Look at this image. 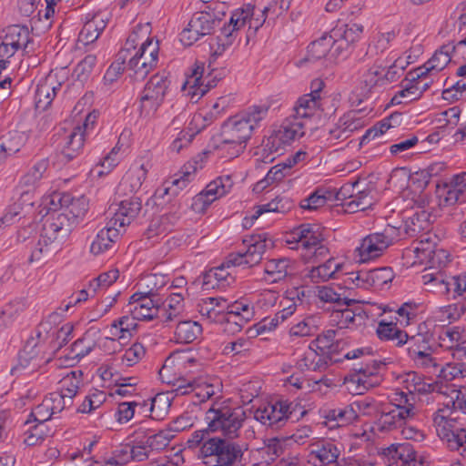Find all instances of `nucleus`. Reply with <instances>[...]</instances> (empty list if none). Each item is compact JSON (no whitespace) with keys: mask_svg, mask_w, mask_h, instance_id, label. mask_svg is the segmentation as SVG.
<instances>
[{"mask_svg":"<svg viewBox=\"0 0 466 466\" xmlns=\"http://www.w3.org/2000/svg\"><path fill=\"white\" fill-rule=\"evenodd\" d=\"M147 175V168L144 164H134L126 172L117 187L116 193L119 196H132L119 202L118 208L104 228L107 232L111 230L118 232L121 228L125 229L137 217L142 204L141 199L134 194L140 189Z\"/></svg>","mask_w":466,"mask_h":466,"instance_id":"f257e3e1","label":"nucleus"},{"mask_svg":"<svg viewBox=\"0 0 466 466\" xmlns=\"http://www.w3.org/2000/svg\"><path fill=\"white\" fill-rule=\"evenodd\" d=\"M243 243L248 247L245 252L230 253L220 266L212 268L219 287L228 286L235 281L232 272L228 271L229 268H248L261 261L266 251V238H261V235H248V238L243 239Z\"/></svg>","mask_w":466,"mask_h":466,"instance_id":"f03ea898","label":"nucleus"},{"mask_svg":"<svg viewBox=\"0 0 466 466\" xmlns=\"http://www.w3.org/2000/svg\"><path fill=\"white\" fill-rule=\"evenodd\" d=\"M254 5H247L245 7L237 9L231 15L228 24H224L216 37V47L212 46L213 53L211 57L214 59L218 57L231 46L237 37L238 31L246 24H248V28L249 30L252 29L253 33H256L262 26L266 20V13L268 11V7H265L258 17L254 16Z\"/></svg>","mask_w":466,"mask_h":466,"instance_id":"7ed1b4c3","label":"nucleus"},{"mask_svg":"<svg viewBox=\"0 0 466 466\" xmlns=\"http://www.w3.org/2000/svg\"><path fill=\"white\" fill-rule=\"evenodd\" d=\"M268 106H253L246 110L228 117L221 126L219 138L226 141H236L245 144L250 139L252 133L268 115Z\"/></svg>","mask_w":466,"mask_h":466,"instance_id":"20e7f679","label":"nucleus"},{"mask_svg":"<svg viewBox=\"0 0 466 466\" xmlns=\"http://www.w3.org/2000/svg\"><path fill=\"white\" fill-rule=\"evenodd\" d=\"M200 454L208 466H246L241 446L221 437L208 438L200 446Z\"/></svg>","mask_w":466,"mask_h":466,"instance_id":"39448f33","label":"nucleus"},{"mask_svg":"<svg viewBox=\"0 0 466 466\" xmlns=\"http://www.w3.org/2000/svg\"><path fill=\"white\" fill-rule=\"evenodd\" d=\"M207 9L195 13L189 20L187 26L180 33V41L185 46H191L200 37L211 35L225 16L224 5L214 3Z\"/></svg>","mask_w":466,"mask_h":466,"instance_id":"423d86ee","label":"nucleus"},{"mask_svg":"<svg viewBox=\"0 0 466 466\" xmlns=\"http://www.w3.org/2000/svg\"><path fill=\"white\" fill-rule=\"evenodd\" d=\"M208 430L212 432L221 431L228 439H234L238 436V431L245 420V412L240 408L228 406H212L205 417Z\"/></svg>","mask_w":466,"mask_h":466,"instance_id":"0eeeda50","label":"nucleus"},{"mask_svg":"<svg viewBox=\"0 0 466 466\" xmlns=\"http://www.w3.org/2000/svg\"><path fill=\"white\" fill-rule=\"evenodd\" d=\"M297 412H299L301 416L306 413L299 403L281 399L274 403H268L263 408H258L255 411L254 417L258 421L272 430H279L289 419H298Z\"/></svg>","mask_w":466,"mask_h":466,"instance_id":"6e6552de","label":"nucleus"},{"mask_svg":"<svg viewBox=\"0 0 466 466\" xmlns=\"http://www.w3.org/2000/svg\"><path fill=\"white\" fill-rule=\"evenodd\" d=\"M384 363L375 360L360 364L345 377L344 384L353 394L361 395L380 384V370Z\"/></svg>","mask_w":466,"mask_h":466,"instance_id":"1a4fd4ad","label":"nucleus"},{"mask_svg":"<svg viewBox=\"0 0 466 466\" xmlns=\"http://www.w3.org/2000/svg\"><path fill=\"white\" fill-rule=\"evenodd\" d=\"M289 236L290 238L284 239L286 246L289 249L299 252L301 258L306 263L325 258L329 253L324 239L316 235H298L297 238L293 235Z\"/></svg>","mask_w":466,"mask_h":466,"instance_id":"9d476101","label":"nucleus"},{"mask_svg":"<svg viewBox=\"0 0 466 466\" xmlns=\"http://www.w3.org/2000/svg\"><path fill=\"white\" fill-rule=\"evenodd\" d=\"M158 58V43L147 38L141 42L140 47L128 59V68L137 78L144 79L157 65Z\"/></svg>","mask_w":466,"mask_h":466,"instance_id":"9b49d317","label":"nucleus"},{"mask_svg":"<svg viewBox=\"0 0 466 466\" xmlns=\"http://www.w3.org/2000/svg\"><path fill=\"white\" fill-rule=\"evenodd\" d=\"M381 455L389 466H427L424 457L417 458L416 451L410 442L394 443L382 449Z\"/></svg>","mask_w":466,"mask_h":466,"instance_id":"f8f14e48","label":"nucleus"},{"mask_svg":"<svg viewBox=\"0 0 466 466\" xmlns=\"http://www.w3.org/2000/svg\"><path fill=\"white\" fill-rule=\"evenodd\" d=\"M232 186L233 180L230 176L216 178L193 198L191 208L197 213H204L216 199L228 193Z\"/></svg>","mask_w":466,"mask_h":466,"instance_id":"ddd939ff","label":"nucleus"},{"mask_svg":"<svg viewBox=\"0 0 466 466\" xmlns=\"http://www.w3.org/2000/svg\"><path fill=\"white\" fill-rule=\"evenodd\" d=\"M347 275L348 280L361 289H389V284L394 279V273L389 267L377 268L369 271L350 272Z\"/></svg>","mask_w":466,"mask_h":466,"instance_id":"4468645a","label":"nucleus"},{"mask_svg":"<svg viewBox=\"0 0 466 466\" xmlns=\"http://www.w3.org/2000/svg\"><path fill=\"white\" fill-rule=\"evenodd\" d=\"M324 87V82L320 79H314L311 82V91L301 96L296 102L291 115L302 121L311 118L321 106L320 91Z\"/></svg>","mask_w":466,"mask_h":466,"instance_id":"2eb2a0df","label":"nucleus"},{"mask_svg":"<svg viewBox=\"0 0 466 466\" xmlns=\"http://www.w3.org/2000/svg\"><path fill=\"white\" fill-rule=\"evenodd\" d=\"M391 242L386 235H366L354 249V260L361 264L375 259L382 255Z\"/></svg>","mask_w":466,"mask_h":466,"instance_id":"dca6fc26","label":"nucleus"},{"mask_svg":"<svg viewBox=\"0 0 466 466\" xmlns=\"http://www.w3.org/2000/svg\"><path fill=\"white\" fill-rule=\"evenodd\" d=\"M305 135V122L296 118L293 116L286 118L280 128L268 138V143H271V151L278 152L281 144H289L295 139L300 138Z\"/></svg>","mask_w":466,"mask_h":466,"instance_id":"f3484780","label":"nucleus"},{"mask_svg":"<svg viewBox=\"0 0 466 466\" xmlns=\"http://www.w3.org/2000/svg\"><path fill=\"white\" fill-rule=\"evenodd\" d=\"M203 71L204 68L198 66L182 86V91L194 103H197L207 92L217 86L216 77L208 79L207 83L202 81Z\"/></svg>","mask_w":466,"mask_h":466,"instance_id":"a211bd4d","label":"nucleus"},{"mask_svg":"<svg viewBox=\"0 0 466 466\" xmlns=\"http://www.w3.org/2000/svg\"><path fill=\"white\" fill-rule=\"evenodd\" d=\"M411 418V408H391L384 406L377 420L376 425L380 431H389L406 423L408 419Z\"/></svg>","mask_w":466,"mask_h":466,"instance_id":"6ab92c4d","label":"nucleus"},{"mask_svg":"<svg viewBox=\"0 0 466 466\" xmlns=\"http://www.w3.org/2000/svg\"><path fill=\"white\" fill-rule=\"evenodd\" d=\"M466 191V172L453 177L450 184H439V207L454 206Z\"/></svg>","mask_w":466,"mask_h":466,"instance_id":"aec40b11","label":"nucleus"},{"mask_svg":"<svg viewBox=\"0 0 466 466\" xmlns=\"http://www.w3.org/2000/svg\"><path fill=\"white\" fill-rule=\"evenodd\" d=\"M107 22V15L101 12L92 15L91 17L90 14L86 15L84 26L78 35V41L84 45L94 43L106 28Z\"/></svg>","mask_w":466,"mask_h":466,"instance_id":"412c9836","label":"nucleus"},{"mask_svg":"<svg viewBox=\"0 0 466 466\" xmlns=\"http://www.w3.org/2000/svg\"><path fill=\"white\" fill-rule=\"evenodd\" d=\"M355 112H350L341 116L335 126L329 130L327 140L330 142L344 141L351 134L362 127L360 118L355 117Z\"/></svg>","mask_w":466,"mask_h":466,"instance_id":"4be33fe9","label":"nucleus"},{"mask_svg":"<svg viewBox=\"0 0 466 466\" xmlns=\"http://www.w3.org/2000/svg\"><path fill=\"white\" fill-rule=\"evenodd\" d=\"M324 424L330 428H339L349 425L358 418V411L353 405H347L334 409H326L322 411Z\"/></svg>","mask_w":466,"mask_h":466,"instance_id":"5701e85b","label":"nucleus"},{"mask_svg":"<svg viewBox=\"0 0 466 466\" xmlns=\"http://www.w3.org/2000/svg\"><path fill=\"white\" fill-rule=\"evenodd\" d=\"M48 168V158H41L27 169L19 180V186L27 188L25 192L21 193V198L28 197L30 189H34L39 185L40 181L46 177Z\"/></svg>","mask_w":466,"mask_h":466,"instance_id":"b1692460","label":"nucleus"},{"mask_svg":"<svg viewBox=\"0 0 466 466\" xmlns=\"http://www.w3.org/2000/svg\"><path fill=\"white\" fill-rule=\"evenodd\" d=\"M331 317L339 329L349 328L350 324L360 325L368 318L360 307L350 309L349 306L336 307Z\"/></svg>","mask_w":466,"mask_h":466,"instance_id":"393cba45","label":"nucleus"},{"mask_svg":"<svg viewBox=\"0 0 466 466\" xmlns=\"http://www.w3.org/2000/svg\"><path fill=\"white\" fill-rule=\"evenodd\" d=\"M197 307L200 315L210 322L219 323L224 319L226 299L222 297L201 299Z\"/></svg>","mask_w":466,"mask_h":466,"instance_id":"a878e982","label":"nucleus"},{"mask_svg":"<svg viewBox=\"0 0 466 466\" xmlns=\"http://www.w3.org/2000/svg\"><path fill=\"white\" fill-rule=\"evenodd\" d=\"M137 320L139 319L129 313L115 319L109 327V333L113 337L112 339L126 340L130 339L138 328Z\"/></svg>","mask_w":466,"mask_h":466,"instance_id":"bb28decb","label":"nucleus"},{"mask_svg":"<svg viewBox=\"0 0 466 466\" xmlns=\"http://www.w3.org/2000/svg\"><path fill=\"white\" fill-rule=\"evenodd\" d=\"M339 454L340 451L333 442L324 441L315 445L309 457L315 464L316 461H319L320 465L334 466L336 463H341V461H338Z\"/></svg>","mask_w":466,"mask_h":466,"instance_id":"cd10ccee","label":"nucleus"},{"mask_svg":"<svg viewBox=\"0 0 466 466\" xmlns=\"http://www.w3.org/2000/svg\"><path fill=\"white\" fill-rule=\"evenodd\" d=\"M61 87L51 76L40 81L35 90V106L38 109L46 110L52 103L56 91Z\"/></svg>","mask_w":466,"mask_h":466,"instance_id":"c85d7f7f","label":"nucleus"},{"mask_svg":"<svg viewBox=\"0 0 466 466\" xmlns=\"http://www.w3.org/2000/svg\"><path fill=\"white\" fill-rule=\"evenodd\" d=\"M376 333L380 339L392 341L398 347L403 346L409 339L407 332L398 328L396 323L384 320L379 322Z\"/></svg>","mask_w":466,"mask_h":466,"instance_id":"c756f323","label":"nucleus"},{"mask_svg":"<svg viewBox=\"0 0 466 466\" xmlns=\"http://www.w3.org/2000/svg\"><path fill=\"white\" fill-rule=\"evenodd\" d=\"M202 333V326L193 320L179 321L175 329V339L178 343H191Z\"/></svg>","mask_w":466,"mask_h":466,"instance_id":"7c9ffc66","label":"nucleus"},{"mask_svg":"<svg viewBox=\"0 0 466 466\" xmlns=\"http://www.w3.org/2000/svg\"><path fill=\"white\" fill-rule=\"evenodd\" d=\"M126 313H129L140 320H150L157 317L158 305L152 299L151 295H148L145 296L144 299L138 301V304L129 307Z\"/></svg>","mask_w":466,"mask_h":466,"instance_id":"2f4dec72","label":"nucleus"},{"mask_svg":"<svg viewBox=\"0 0 466 466\" xmlns=\"http://www.w3.org/2000/svg\"><path fill=\"white\" fill-rule=\"evenodd\" d=\"M12 47V54L18 49L25 48L29 42V31L26 26L13 25L7 27L4 38Z\"/></svg>","mask_w":466,"mask_h":466,"instance_id":"473e14b6","label":"nucleus"},{"mask_svg":"<svg viewBox=\"0 0 466 466\" xmlns=\"http://www.w3.org/2000/svg\"><path fill=\"white\" fill-rule=\"evenodd\" d=\"M373 197L371 196V188L370 187L359 188L356 191L354 198L342 203V206L349 213H355L365 210L373 205Z\"/></svg>","mask_w":466,"mask_h":466,"instance_id":"72a5a7b5","label":"nucleus"},{"mask_svg":"<svg viewBox=\"0 0 466 466\" xmlns=\"http://www.w3.org/2000/svg\"><path fill=\"white\" fill-rule=\"evenodd\" d=\"M440 292L445 294L448 299L466 294V274L451 277L440 282Z\"/></svg>","mask_w":466,"mask_h":466,"instance_id":"f704fd0d","label":"nucleus"},{"mask_svg":"<svg viewBox=\"0 0 466 466\" xmlns=\"http://www.w3.org/2000/svg\"><path fill=\"white\" fill-rule=\"evenodd\" d=\"M181 427L177 423L173 428L161 430L158 432L149 435L146 441L149 451H162L164 450L176 436L177 432L181 431Z\"/></svg>","mask_w":466,"mask_h":466,"instance_id":"c9c22d12","label":"nucleus"},{"mask_svg":"<svg viewBox=\"0 0 466 466\" xmlns=\"http://www.w3.org/2000/svg\"><path fill=\"white\" fill-rule=\"evenodd\" d=\"M60 248L56 235H38V239L32 250L29 262L39 260L43 255H49Z\"/></svg>","mask_w":466,"mask_h":466,"instance_id":"e433bc0d","label":"nucleus"},{"mask_svg":"<svg viewBox=\"0 0 466 466\" xmlns=\"http://www.w3.org/2000/svg\"><path fill=\"white\" fill-rule=\"evenodd\" d=\"M85 143V131L82 127H76L63 149V156L67 161L74 159L83 148Z\"/></svg>","mask_w":466,"mask_h":466,"instance_id":"4c0bfd02","label":"nucleus"},{"mask_svg":"<svg viewBox=\"0 0 466 466\" xmlns=\"http://www.w3.org/2000/svg\"><path fill=\"white\" fill-rule=\"evenodd\" d=\"M22 205L19 202L9 206L0 218V230L19 231L18 224L24 218Z\"/></svg>","mask_w":466,"mask_h":466,"instance_id":"58836bf2","label":"nucleus"},{"mask_svg":"<svg viewBox=\"0 0 466 466\" xmlns=\"http://www.w3.org/2000/svg\"><path fill=\"white\" fill-rule=\"evenodd\" d=\"M363 26L358 24H341L337 25L329 33L331 38H340L350 46L360 38Z\"/></svg>","mask_w":466,"mask_h":466,"instance_id":"ea45409f","label":"nucleus"},{"mask_svg":"<svg viewBox=\"0 0 466 466\" xmlns=\"http://www.w3.org/2000/svg\"><path fill=\"white\" fill-rule=\"evenodd\" d=\"M169 85L170 80L165 73L156 74L150 77L143 92L146 93V97H148V96H154V97L164 101V97Z\"/></svg>","mask_w":466,"mask_h":466,"instance_id":"a19ab883","label":"nucleus"},{"mask_svg":"<svg viewBox=\"0 0 466 466\" xmlns=\"http://www.w3.org/2000/svg\"><path fill=\"white\" fill-rule=\"evenodd\" d=\"M341 268L342 265L336 263L334 258H329L325 263L313 267L309 271V278L314 282L327 281L334 279Z\"/></svg>","mask_w":466,"mask_h":466,"instance_id":"79ce46f5","label":"nucleus"},{"mask_svg":"<svg viewBox=\"0 0 466 466\" xmlns=\"http://www.w3.org/2000/svg\"><path fill=\"white\" fill-rule=\"evenodd\" d=\"M461 394H466V391L460 390L459 386L450 385L441 387L439 390V405L443 406V410L459 409Z\"/></svg>","mask_w":466,"mask_h":466,"instance_id":"37998d69","label":"nucleus"},{"mask_svg":"<svg viewBox=\"0 0 466 466\" xmlns=\"http://www.w3.org/2000/svg\"><path fill=\"white\" fill-rule=\"evenodd\" d=\"M443 434L442 441H445L448 447L451 450H457L463 447L466 451V429H451L447 427V422L442 426Z\"/></svg>","mask_w":466,"mask_h":466,"instance_id":"c03bdc74","label":"nucleus"},{"mask_svg":"<svg viewBox=\"0 0 466 466\" xmlns=\"http://www.w3.org/2000/svg\"><path fill=\"white\" fill-rule=\"evenodd\" d=\"M258 458L260 459L259 464L269 465L282 452V447L279 441L276 438L270 439L268 444L257 450Z\"/></svg>","mask_w":466,"mask_h":466,"instance_id":"a18cd8bd","label":"nucleus"},{"mask_svg":"<svg viewBox=\"0 0 466 466\" xmlns=\"http://www.w3.org/2000/svg\"><path fill=\"white\" fill-rule=\"evenodd\" d=\"M82 376L83 372L81 370H73L68 373L61 380V388L59 391L64 393L66 398L73 400L82 383Z\"/></svg>","mask_w":466,"mask_h":466,"instance_id":"49530a36","label":"nucleus"},{"mask_svg":"<svg viewBox=\"0 0 466 466\" xmlns=\"http://www.w3.org/2000/svg\"><path fill=\"white\" fill-rule=\"evenodd\" d=\"M96 347V341L89 332H86L83 337L76 339L70 348L69 354L72 360H80L86 356Z\"/></svg>","mask_w":466,"mask_h":466,"instance_id":"de8ad7c7","label":"nucleus"},{"mask_svg":"<svg viewBox=\"0 0 466 466\" xmlns=\"http://www.w3.org/2000/svg\"><path fill=\"white\" fill-rule=\"evenodd\" d=\"M334 41L331 35H323L308 46V55L312 60H319L325 57L333 46Z\"/></svg>","mask_w":466,"mask_h":466,"instance_id":"09e8293b","label":"nucleus"},{"mask_svg":"<svg viewBox=\"0 0 466 466\" xmlns=\"http://www.w3.org/2000/svg\"><path fill=\"white\" fill-rule=\"evenodd\" d=\"M289 260L287 258L270 259L265 263L264 271L271 277L272 282L283 279L288 274Z\"/></svg>","mask_w":466,"mask_h":466,"instance_id":"8fccbe9b","label":"nucleus"},{"mask_svg":"<svg viewBox=\"0 0 466 466\" xmlns=\"http://www.w3.org/2000/svg\"><path fill=\"white\" fill-rule=\"evenodd\" d=\"M437 244L432 242L430 238H421L418 246L414 248V253L419 264L432 263L435 260Z\"/></svg>","mask_w":466,"mask_h":466,"instance_id":"3c124183","label":"nucleus"},{"mask_svg":"<svg viewBox=\"0 0 466 466\" xmlns=\"http://www.w3.org/2000/svg\"><path fill=\"white\" fill-rule=\"evenodd\" d=\"M223 320L219 322L222 325V331L228 335H234L238 333L243 329L244 325L248 323L251 318L249 313L246 315L237 316L223 314Z\"/></svg>","mask_w":466,"mask_h":466,"instance_id":"603ef678","label":"nucleus"},{"mask_svg":"<svg viewBox=\"0 0 466 466\" xmlns=\"http://www.w3.org/2000/svg\"><path fill=\"white\" fill-rule=\"evenodd\" d=\"M219 143L214 147L218 156L221 158L233 159L242 154L246 148L245 144H239L236 141H226L225 138H219Z\"/></svg>","mask_w":466,"mask_h":466,"instance_id":"864d4df0","label":"nucleus"},{"mask_svg":"<svg viewBox=\"0 0 466 466\" xmlns=\"http://www.w3.org/2000/svg\"><path fill=\"white\" fill-rule=\"evenodd\" d=\"M87 210L88 199L85 196H81L77 198H75L71 196V200L66 208V213L58 215L57 218L58 220H64L66 219L69 216L74 218H82L85 216Z\"/></svg>","mask_w":466,"mask_h":466,"instance_id":"5fc2aeb1","label":"nucleus"},{"mask_svg":"<svg viewBox=\"0 0 466 466\" xmlns=\"http://www.w3.org/2000/svg\"><path fill=\"white\" fill-rule=\"evenodd\" d=\"M21 139L19 137L10 133L0 137V165L7 157H10L20 150Z\"/></svg>","mask_w":466,"mask_h":466,"instance_id":"6e6d98bb","label":"nucleus"},{"mask_svg":"<svg viewBox=\"0 0 466 466\" xmlns=\"http://www.w3.org/2000/svg\"><path fill=\"white\" fill-rule=\"evenodd\" d=\"M428 87V83H425L422 86L406 85L401 90H400L390 100L391 105H400L401 103H409L416 100L420 97L422 90Z\"/></svg>","mask_w":466,"mask_h":466,"instance_id":"4d7b16f0","label":"nucleus"},{"mask_svg":"<svg viewBox=\"0 0 466 466\" xmlns=\"http://www.w3.org/2000/svg\"><path fill=\"white\" fill-rule=\"evenodd\" d=\"M71 200V194L67 192L54 191L44 198L43 204L47 213L56 212L66 208Z\"/></svg>","mask_w":466,"mask_h":466,"instance_id":"13d9d810","label":"nucleus"},{"mask_svg":"<svg viewBox=\"0 0 466 466\" xmlns=\"http://www.w3.org/2000/svg\"><path fill=\"white\" fill-rule=\"evenodd\" d=\"M381 69L380 66L374 65L362 76V94L364 96L369 95L373 88L377 86H383V80H381Z\"/></svg>","mask_w":466,"mask_h":466,"instance_id":"bf43d9fd","label":"nucleus"},{"mask_svg":"<svg viewBox=\"0 0 466 466\" xmlns=\"http://www.w3.org/2000/svg\"><path fill=\"white\" fill-rule=\"evenodd\" d=\"M127 61V51H119L114 61L104 76L105 84H113L124 72L125 63Z\"/></svg>","mask_w":466,"mask_h":466,"instance_id":"052dcab7","label":"nucleus"},{"mask_svg":"<svg viewBox=\"0 0 466 466\" xmlns=\"http://www.w3.org/2000/svg\"><path fill=\"white\" fill-rule=\"evenodd\" d=\"M53 415L54 414L50 410L47 400L44 399L40 404L33 409L25 424L30 425L32 422H35L36 424L44 425V423L49 420Z\"/></svg>","mask_w":466,"mask_h":466,"instance_id":"680f3d73","label":"nucleus"},{"mask_svg":"<svg viewBox=\"0 0 466 466\" xmlns=\"http://www.w3.org/2000/svg\"><path fill=\"white\" fill-rule=\"evenodd\" d=\"M318 298L323 302L334 303L335 307L350 306L354 302L352 299L342 298L340 294L328 286L319 287Z\"/></svg>","mask_w":466,"mask_h":466,"instance_id":"e2e57ef3","label":"nucleus"},{"mask_svg":"<svg viewBox=\"0 0 466 466\" xmlns=\"http://www.w3.org/2000/svg\"><path fill=\"white\" fill-rule=\"evenodd\" d=\"M437 56V51H435L431 56V58L423 66H419L413 70L408 72L406 76L407 81L412 83V86H422L425 83H423V79L426 75L435 68V66L432 65V62L435 60Z\"/></svg>","mask_w":466,"mask_h":466,"instance_id":"0e129e2a","label":"nucleus"},{"mask_svg":"<svg viewBox=\"0 0 466 466\" xmlns=\"http://www.w3.org/2000/svg\"><path fill=\"white\" fill-rule=\"evenodd\" d=\"M74 327L71 323L64 324L60 329L53 331L50 335V347L54 350H58L65 346L71 338Z\"/></svg>","mask_w":466,"mask_h":466,"instance_id":"69168bd1","label":"nucleus"},{"mask_svg":"<svg viewBox=\"0 0 466 466\" xmlns=\"http://www.w3.org/2000/svg\"><path fill=\"white\" fill-rule=\"evenodd\" d=\"M460 113L461 111L457 106H452L439 112V130H453L459 123Z\"/></svg>","mask_w":466,"mask_h":466,"instance_id":"338daca9","label":"nucleus"},{"mask_svg":"<svg viewBox=\"0 0 466 466\" xmlns=\"http://www.w3.org/2000/svg\"><path fill=\"white\" fill-rule=\"evenodd\" d=\"M45 399L47 400L54 415L62 412L65 409L73 405V400L66 398L61 391L51 392Z\"/></svg>","mask_w":466,"mask_h":466,"instance_id":"774afa93","label":"nucleus"}]
</instances>
